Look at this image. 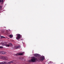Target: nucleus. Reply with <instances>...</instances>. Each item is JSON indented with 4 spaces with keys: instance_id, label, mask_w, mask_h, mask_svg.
<instances>
[{
    "instance_id": "obj_1",
    "label": "nucleus",
    "mask_w": 64,
    "mask_h": 64,
    "mask_svg": "<svg viewBox=\"0 0 64 64\" xmlns=\"http://www.w3.org/2000/svg\"><path fill=\"white\" fill-rule=\"evenodd\" d=\"M37 61V58L35 57H34L31 60L29 61V62H35Z\"/></svg>"
},
{
    "instance_id": "obj_2",
    "label": "nucleus",
    "mask_w": 64,
    "mask_h": 64,
    "mask_svg": "<svg viewBox=\"0 0 64 64\" xmlns=\"http://www.w3.org/2000/svg\"><path fill=\"white\" fill-rule=\"evenodd\" d=\"M14 63L13 61H11L9 62L6 61L4 62V64H10L11 63Z\"/></svg>"
},
{
    "instance_id": "obj_3",
    "label": "nucleus",
    "mask_w": 64,
    "mask_h": 64,
    "mask_svg": "<svg viewBox=\"0 0 64 64\" xmlns=\"http://www.w3.org/2000/svg\"><path fill=\"white\" fill-rule=\"evenodd\" d=\"M1 58H2V59L5 60L6 61H7V60H8V58L6 57L3 56H1Z\"/></svg>"
},
{
    "instance_id": "obj_4",
    "label": "nucleus",
    "mask_w": 64,
    "mask_h": 64,
    "mask_svg": "<svg viewBox=\"0 0 64 64\" xmlns=\"http://www.w3.org/2000/svg\"><path fill=\"white\" fill-rule=\"evenodd\" d=\"M6 47H9V46H12V44L10 43L6 45Z\"/></svg>"
},
{
    "instance_id": "obj_5",
    "label": "nucleus",
    "mask_w": 64,
    "mask_h": 64,
    "mask_svg": "<svg viewBox=\"0 0 64 64\" xmlns=\"http://www.w3.org/2000/svg\"><path fill=\"white\" fill-rule=\"evenodd\" d=\"M17 39H20L21 38V36L20 34H17Z\"/></svg>"
},
{
    "instance_id": "obj_6",
    "label": "nucleus",
    "mask_w": 64,
    "mask_h": 64,
    "mask_svg": "<svg viewBox=\"0 0 64 64\" xmlns=\"http://www.w3.org/2000/svg\"><path fill=\"white\" fill-rule=\"evenodd\" d=\"M44 56H42L40 58V60H43L44 59Z\"/></svg>"
},
{
    "instance_id": "obj_7",
    "label": "nucleus",
    "mask_w": 64,
    "mask_h": 64,
    "mask_svg": "<svg viewBox=\"0 0 64 64\" xmlns=\"http://www.w3.org/2000/svg\"><path fill=\"white\" fill-rule=\"evenodd\" d=\"M23 53H18L15 54L16 56H19V55H22Z\"/></svg>"
},
{
    "instance_id": "obj_8",
    "label": "nucleus",
    "mask_w": 64,
    "mask_h": 64,
    "mask_svg": "<svg viewBox=\"0 0 64 64\" xmlns=\"http://www.w3.org/2000/svg\"><path fill=\"white\" fill-rule=\"evenodd\" d=\"M1 39H5V37L3 36H1Z\"/></svg>"
},
{
    "instance_id": "obj_9",
    "label": "nucleus",
    "mask_w": 64,
    "mask_h": 64,
    "mask_svg": "<svg viewBox=\"0 0 64 64\" xmlns=\"http://www.w3.org/2000/svg\"><path fill=\"white\" fill-rule=\"evenodd\" d=\"M18 46V49H20V48H21V46L20 45H19L18 46Z\"/></svg>"
},
{
    "instance_id": "obj_10",
    "label": "nucleus",
    "mask_w": 64,
    "mask_h": 64,
    "mask_svg": "<svg viewBox=\"0 0 64 64\" xmlns=\"http://www.w3.org/2000/svg\"><path fill=\"white\" fill-rule=\"evenodd\" d=\"M10 38H12V37H13V35L12 34H10Z\"/></svg>"
},
{
    "instance_id": "obj_11",
    "label": "nucleus",
    "mask_w": 64,
    "mask_h": 64,
    "mask_svg": "<svg viewBox=\"0 0 64 64\" xmlns=\"http://www.w3.org/2000/svg\"><path fill=\"white\" fill-rule=\"evenodd\" d=\"M37 55H38V54H36L34 55V56L35 57H37Z\"/></svg>"
},
{
    "instance_id": "obj_12",
    "label": "nucleus",
    "mask_w": 64,
    "mask_h": 64,
    "mask_svg": "<svg viewBox=\"0 0 64 64\" xmlns=\"http://www.w3.org/2000/svg\"><path fill=\"white\" fill-rule=\"evenodd\" d=\"M0 0V3H1V2L2 3H3L4 2V0Z\"/></svg>"
},
{
    "instance_id": "obj_13",
    "label": "nucleus",
    "mask_w": 64,
    "mask_h": 64,
    "mask_svg": "<svg viewBox=\"0 0 64 64\" xmlns=\"http://www.w3.org/2000/svg\"><path fill=\"white\" fill-rule=\"evenodd\" d=\"M4 44V45H7V43L6 42H4L3 44Z\"/></svg>"
},
{
    "instance_id": "obj_14",
    "label": "nucleus",
    "mask_w": 64,
    "mask_h": 64,
    "mask_svg": "<svg viewBox=\"0 0 64 64\" xmlns=\"http://www.w3.org/2000/svg\"><path fill=\"white\" fill-rule=\"evenodd\" d=\"M40 54H38V55L37 56V57H40Z\"/></svg>"
},
{
    "instance_id": "obj_15",
    "label": "nucleus",
    "mask_w": 64,
    "mask_h": 64,
    "mask_svg": "<svg viewBox=\"0 0 64 64\" xmlns=\"http://www.w3.org/2000/svg\"><path fill=\"white\" fill-rule=\"evenodd\" d=\"M4 62H0V64H4Z\"/></svg>"
},
{
    "instance_id": "obj_16",
    "label": "nucleus",
    "mask_w": 64,
    "mask_h": 64,
    "mask_svg": "<svg viewBox=\"0 0 64 64\" xmlns=\"http://www.w3.org/2000/svg\"><path fill=\"white\" fill-rule=\"evenodd\" d=\"M6 53V52H2V54H5Z\"/></svg>"
},
{
    "instance_id": "obj_17",
    "label": "nucleus",
    "mask_w": 64,
    "mask_h": 64,
    "mask_svg": "<svg viewBox=\"0 0 64 64\" xmlns=\"http://www.w3.org/2000/svg\"><path fill=\"white\" fill-rule=\"evenodd\" d=\"M14 48H15V49H18V46H16Z\"/></svg>"
},
{
    "instance_id": "obj_18",
    "label": "nucleus",
    "mask_w": 64,
    "mask_h": 64,
    "mask_svg": "<svg viewBox=\"0 0 64 64\" xmlns=\"http://www.w3.org/2000/svg\"><path fill=\"white\" fill-rule=\"evenodd\" d=\"M2 6L0 5V10L2 9Z\"/></svg>"
},
{
    "instance_id": "obj_19",
    "label": "nucleus",
    "mask_w": 64,
    "mask_h": 64,
    "mask_svg": "<svg viewBox=\"0 0 64 64\" xmlns=\"http://www.w3.org/2000/svg\"><path fill=\"white\" fill-rule=\"evenodd\" d=\"M0 53L1 54H3V52L2 51H0Z\"/></svg>"
},
{
    "instance_id": "obj_20",
    "label": "nucleus",
    "mask_w": 64,
    "mask_h": 64,
    "mask_svg": "<svg viewBox=\"0 0 64 64\" xmlns=\"http://www.w3.org/2000/svg\"><path fill=\"white\" fill-rule=\"evenodd\" d=\"M0 48H3V46H0Z\"/></svg>"
},
{
    "instance_id": "obj_21",
    "label": "nucleus",
    "mask_w": 64,
    "mask_h": 64,
    "mask_svg": "<svg viewBox=\"0 0 64 64\" xmlns=\"http://www.w3.org/2000/svg\"><path fill=\"white\" fill-rule=\"evenodd\" d=\"M1 35L0 34V37H1Z\"/></svg>"
}]
</instances>
